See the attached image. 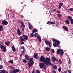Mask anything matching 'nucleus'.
Wrapping results in <instances>:
<instances>
[{
    "instance_id": "1",
    "label": "nucleus",
    "mask_w": 73,
    "mask_h": 73,
    "mask_svg": "<svg viewBox=\"0 0 73 73\" xmlns=\"http://www.w3.org/2000/svg\"><path fill=\"white\" fill-rule=\"evenodd\" d=\"M40 61L42 62H44V64L47 65V66H49V65L48 64H49L50 66L52 65V63L50 62V59L49 58L46 57V59L43 56H41L40 59Z\"/></svg>"
},
{
    "instance_id": "2",
    "label": "nucleus",
    "mask_w": 73,
    "mask_h": 73,
    "mask_svg": "<svg viewBox=\"0 0 73 73\" xmlns=\"http://www.w3.org/2000/svg\"><path fill=\"white\" fill-rule=\"evenodd\" d=\"M57 53L59 54H60V56H62L64 54V51L62 49H58L57 50Z\"/></svg>"
},
{
    "instance_id": "3",
    "label": "nucleus",
    "mask_w": 73,
    "mask_h": 73,
    "mask_svg": "<svg viewBox=\"0 0 73 73\" xmlns=\"http://www.w3.org/2000/svg\"><path fill=\"white\" fill-rule=\"evenodd\" d=\"M39 66L41 69H42V68H43L45 70L46 69V66L44 65V64L43 63H39Z\"/></svg>"
},
{
    "instance_id": "4",
    "label": "nucleus",
    "mask_w": 73,
    "mask_h": 73,
    "mask_svg": "<svg viewBox=\"0 0 73 73\" xmlns=\"http://www.w3.org/2000/svg\"><path fill=\"white\" fill-rule=\"evenodd\" d=\"M45 42L46 44L47 45H49V46L50 47H51V45H52V44H51V42H48L46 40H45Z\"/></svg>"
},
{
    "instance_id": "5",
    "label": "nucleus",
    "mask_w": 73,
    "mask_h": 73,
    "mask_svg": "<svg viewBox=\"0 0 73 73\" xmlns=\"http://www.w3.org/2000/svg\"><path fill=\"white\" fill-rule=\"evenodd\" d=\"M2 24L3 26L7 25L8 24V22L5 20H3L2 21Z\"/></svg>"
},
{
    "instance_id": "6",
    "label": "nucleus",
    "mask_w": 73,
    "mask_h": 73,
    "mask_svg": "<svg viewBox=\"0 0 73 73\" xmlns=\"http://www.w3.org/2000/svg\"><path fill=\"white\" fill-rule=\"evenodd\" d=\"M52 40L54 42H56V43H58V44H60V41L57 39H55L54 38H52Z\"/></svg>"
},
{
    "instance_id": "7",
    "label": "nucleus",
    "mask_w": 73,
    "mask_h": 73,
    "mask_svg": "<svg viewBox=\"0 0 73 73\" xmlns=\"http://www.w3.org/2000/svg\"><path fill=\"white\" fill-rule=\"evenodd\" d=\"M21 25H20V27L21 28L22 27L23 28H25V26L24 24V22L22 21L21 22Z\"/></svg>"
},
{
    "instance_id": "8",
    "label": "nucleus",
    "mask_w": 73,
    "mask_h": 73,
    "mask_svg": "<svg viewBox=\"0 0 73 73\" xmlns=\"http://www.w3.org/2000/svg\"><path fill=\"white\" fill-rule=\"evenodd\" d=\"M63 28L64 30H65V31H66V32H68L69 31V30L68 29V28L67 27L65 26H63L62 27Z\"/></svg>"
},
{
    "instance_id": "9",
    "label": "nucleus",
    "mask_w": 73,
    "mask_h": 73,
    "mask_svg": "<svg viewBox=\"0 0 73 73\" xmlns=\"http://www.w3.org/2000/svg\"><path fill=\"white\" fill-rule=\"evenodd\" d=\"M33 64L34 63L33 62H32V63L31 62L28 63V64L29 66V68H31V67L33 65Z\"/></svg>"
},
{
    "instance_id": "10",
    "label": "nucleus",
    "mask_w": 73,
    "mask_h": 73,
    "mask_svg": "<svg viewBox=\"0 0 73 73\" xmlns=\"http://www.w3.org/2000/svg\"><path fill=\"white\" fill-rule=\"evenodd\" d=\"M22 37L24 38V39H25V40H28V36L26 35H23Z\"/></svg>"
},
{
    "instance_id": "11",
    "label": "nucleus",
    "mask_w": 73,
    "mask_h": 73,
    "mask_svg": "<svg viewBox=\"0 0 73 73\" xmlns=\"http://www.w3.org/2000/svg\"><path fill=\"white\" fill-rule=\"evenodd\" d=\"M17 33L18 35L19 36H20V35H21V32H20V30L19 28L17 29Z\"/></svg>"
},
{
    "instance_id": "12",
    "label": "nucleus",
    "mask_w": 73,
    "mask_h": 73,
    "mask_svg": "<svg viewBox=\"0 0 73 73\" xmlns=\"http://www.w3.org/2000/svg\"><path fill=\"white\" fill-rule=\"evenodd\" d=\"M37 56H38V54H34V58H36V59H38V57Z\"/></svg>"
},
{
    "instance_id": "13",
    "label": "nucleus",
    "mask_w": 73,
    "mask_h": 73,
    "mask_svg": "<svg viewBox=\"0 0 73 73\" xmlns=\"http://www.w3.org/2000/svg\"><path fill=\"white\" fill-rule=\"evenodd\" d=\"M19 38L20 41H22V42H23V41H25V39H24V38L22 37V36H21L19 37Z\"/></svg>"
},
{
    "instance_id": "14",
    "label": "nucleus",
    "mask_w": 73,
    "mask_h": 73,
    "mask_svg": "<svg viewBox=\"0 0 73 73\" xmlns=\"http://www.w3.org/2000/svg\"><path fill=\"white\" fill-rule=\"evenodd\" d=\"M5 44L7 46H9V44H10V42L9 41H7L5 42Z\"/></svg>"
},
{
    "instance_id": "15",
    "label": "nucleus",
    "mask_w": 73,
    "mask_h": 73,
    "mask_svg": "<svg viewBox=\"0 0 73 73\" xmlns=\"http://www.w3.org/2000/svg\"><path fill=\"white\" fill-rule=\"evenodd\" d=\"M30 61V62L33 63V64H34V62H33V58H30L29 59V60Z\"/></svg>"
},
{
    "instance_id": "16",
    "label": "nucleus",
    "mask_w": 73,
    "mask_h": 73,
    "mask_svg": "<svg viewBox=\"0 0 73 73\" xmlns=\"http://www.w3.org/2000/svg\"><path fill=\"white\" fill-rule=\"evenodd\" d=\"M37 39L39 42H41V37L40 36H38L37 37Z\"/></svg>"
},
{
    "instance_id": "17",
    "label": "nucleus",
    "mask_w": 73,
    "mask_h": 73,
    "mask_svg": "<svg viewBox=\"0 0 73 73\" xmlns=\"http://www.w3.org/2000/svg\"><path fill=\"white\" fill-rule=\"evenodd\" d=\"M11 48H12V50H13V52H16V49L15 48L14 46H12Z\"/></svg>"
},
{
    "instance_id": "18",
    "label": "nucleus",
    "mask_w": 73,
    "mask_h": 73,
    "mask_svg": "<svg viewBox=\"0 0 73 73\" xmlns=\"http://www.w3.org/2000/svg\"><path fill=\"white\" fill-rule=\"evenodd\" d=\"M25 58H26L27 60H29V56H28L27 55H25Z\"/></svg>"
},
{
    "instance_id": "19",
    "label": "nucleus",
    "mask_w": 73,
    "mask_h": 73,
    "mask_svg": "<svg viewBox=\"0 0 73 73\" xmlns=\"http://www.w3.org/2000/svg\"><path fill=\"white\" fill-rule=\"evenodd\" d=\"M3 30V26L1 25L0 26V31Z\"/></svg>"
},
{
    "instance_id": "20",
    "label": "nucleus",
    "mask_w": 73,
    "mask_h": 73,
    "mask_svg": "<svg viewBox=\"0 0 73 73\" xmlns=\"http://www.w3.org/2000/svg\"><path fill=\"white\" fill-rule=\"evenodd\" d=\"M56 58H55V57H54V56H52V60L54 62L55 61H56Z\"/></svg>"
},
{
    "instance_id": "21",
    "label": "nucleus",
    "mask_w": 73,
    "mask_h": 73,
    "mask_svg": "<svg viewBox=\"0 0 73 73\" xmlns=\"http://www.w3.org/2000/svg\"><path fill=\"white\" fill-rule=\"evenodd\" d=\"M68 20H72V17L70 16H68L67 17Z\"/></svg>"
},
{
    "instance_id": "22",
    "label": "nucleus",
    "mask_w": 73,
    "mask_h": 73,
    "mask_svg": "<svg viewBox=\"0 0 73 73\" xmlns=\"http://www.w3.org/2000/svg\"><path fill=\"white\" fill-rule=\"evenodd\" d=\"M29 28L31 30L32 29L33 27V26H32L31 25H30L29 26Z\"/></svg>"
},
{
    "instance_id": "23",
    "label": "nucleus",
    "mask_w": 73,
    "mask_h": 73,
    "mask_svg": "<svg viewBox=\"0 0 73 73\" xmlns=\"http://www.w3.org/2000/svg\"><path fill=\"white\" fill-rule=\"evenodd\" d=\"M66 22V24H68V25H69V21H68V20H66L65 21Z\"/></svg>"
},
{
    "instance_id": "24",
    "label": "nucleus",
    "mask_w": 73,
    "mask_h": 73,
    "mask_svg": "<svg viewBox=\"0 0 73 73\" xmlns=\"http://www.w3.org/2000/svg\"><path fill=\"white\" fill-rule=\"evenodd\" d=\"M50 49V48L49 47H46V51H49Z\"/></svg>"
},
{
    "instance_id": "25",
    "label": "nucleus",
    "mask_w": 73,
    "mask_h": 73,
    "mask_svg": "<svg viewBox=\"0 0 73 73\" xmlns=\"http://www.w3.org/2000/svg\"><path fill=\"white\" fill-rule=\"evenodd\" d=\"M6 47H4V48H3V49L2 50V51L3 52H6Z\"/></svg>"
},
{
    "instance_id": "26",
    "label": "nucleus",
    "mask_w": 73,
    "mask_h": 73,
    "mask_svg": "<svg viewBox=\"0 0 73 73\" xmlns=\"http://www.w3.org/2000/svg\"><path fill=\"white\" fill-rule=\"evenodd\" d=\"M37 31V29L33 30V33L35 32V33H36V32Z\"/></svg>"
},
{
    "instance_id": "27",
    "label": "nucleus",
    "mask_w": 73,
    "mask_h": 73,
    "mask_svg": "<svg viewBox=\"0 0 73 73\" xmlns=\"http://www.w3.org/2000/svg\"><path fill=\"white\" fill-rule=\"evenodd\" d=\"M8 62L10 63H11V64H13V60H9Z\"/></svg>"
},
{
    "instance_id": "28",
    "label": "nucleus",
    "mask_w": 73,
    "mask_h": 73,
    "mask_svg": "<svg viewBox=\"0 0 73 73\" xmlns=\"http://www.w3.org/2000/svg\"><path fill=\"white\" fill-rule=\"evenodd\" d=\"M59 63L60 64H62V60H61V59H59Z\"/></svg>"
},
{
    "instance_id": "29",
    "label": "nucleus",
    "mask_w": 73,
    "mask_h": 73,
    "mask_svg": "<svg viewBox=\"0 0 73 73\" xmlns=\"http://www.w3.org/2000/svg\"><path fill=\"white\" fill-rule=\"evenodd\" d=\"M23 62H24L25 63H27V61L25 59H23Z\"/></svg>"
},
{
    "instance_id": "30",
    "label": "nucleus",
    "mask_w": 73,
    "mask_h": 73,
    "mask_svg": "<svg viewBox=\"0 0 73 73\" xmlns=\"http://www.w3.org/2000/svg\"><path fill=\"white\" fill-rule=\"evenodd\" d=\"M25 52H26V50L25 49H23L22 52V53L24 54L25 53Z\"/></svg>"
},
{
    "instance_id": "31",
    "label": "nucleus",
    "mask_w": 73,
    "mask_h": 73,
    "mask_svg": "<svg viewBox=\"0 0 73 73\" xmlns=\"http://www.w3.org/2000/svg\"><path fill=\"white\" fill-rule=\"evenodd\" d=\"M54 69H57V66H52Z\"/></svg>"
},
{
    "instance_id": "32",
    "label": "nucleus",
    "mask_w": 73,
    "mask_h": 73,
    "mask_svg": "<svg viewBox=\"0 0 73 73\" xmlns=\"http://www.w3.org/2000/svg\"><path fill=\"white\" fill-rule=\"evenodd\" d=\"M38 34L37 33H36L34 34V37H37L38 36Z\"/></svg>"
},
{
    "instance_id": "33",
    "label": "nucleus",
    "mask_w": 73,
    "mask_h": 73,
    "mask_svg": "<svg viewBox=\"0 0 73 73\" xmlns=\"http://www.w3.org/2000/svg\"><path fill=\"white\" fill-rule=\"evenodd\" d=\"M0 47H1V49H4V47H5V46L4 47V46L3 45H1V46Z\"/></svg>"
},
{
    "instance_id": "34",
    "label": "nucleus",
    "mask_w": 73,
    "mask_h": 73,
    "mask_svg": "<svg viewBox=\"0 0 73 73\" xmlns=\"http://www.w3.org/2000/svg\"><path fill=\"white\" fill-rule=\"evenodd\" d=\"M53 46H54V48H55V47H56V46H57V45L56 43H54L53 44Z\"/></svg>"
},
{
    "instance_id": "35",
    "label": "nucleus",
    "mask_w": 73,
    "mask_h": 73,
    "mask_svg": "<svg viewBox=\"0 0 73 73\" xmlns=\"http://www.w3.org/2000/svg\"><path fill=\"white\" fill-rule=\"evenodd\" d=\"M50 24L52 25V24H55V23L54 22H50Z\"/></svg>"
},
{
    "instance_id": "36",
    "label": "nucleus",
    "mask_w": 73,
    "mask_h": 73,
    "mask_svg": "<svg viewBox=\"0 0 73 73\" xmlns=\"http://www.w3.org/2000/svg\"><path fill=\"white\" fill-rule=\"evenodd\" d=\"M68 10H69V11H73V8L69 9H68Z\"/></svg>"
},
{
    "instance_id": "37",
    "label": "nucleus",
    "mask_w": 73,
    "mask_h": 73,
    "mask_svg": "<svg viewBox=\"0 0 73 73\" xmlns=\"http://www.w3.org/2000/svg\"><path fill=\"white\" fill-rule=\"evenodd\" d=\"M63 4H64L63 3H61L59 4V5L60 6H61H61H62V5H63Z\"/></svg>"
},
{
    "instance_id": "38",
    "label": "nucleus",
    "mask_w": 73,
    "mask_h": 73,
    "mask_svg": "<svg viewBox=\"0 0 73 73\" xmlns=\"http://www.w3.org/2000/svg\"><path fill=\"white\" fill-rule=\"evenodd\" d=\"M20 48L21 49H25V48L24 47V46H21Z\"/></svg>"
},
{
    "instance_id": "39",
    "label": "nucleus",
    "mask_w": 73,
    "mask_h": 73,
    "mask_svg": "<svg viewBox=\"0 0 73 73\" xmlns=\"http://www.w3.org/2000/svg\"><path fill=\"white\" fill-rule=\"evenodd\" d=\"M57 16L58 17H62L61 15L60 14H58Z\"/></svg>"
},
{
    "instance_id": "40",
    "label": "nucleus",
    "mask_w": 73,
    "mask_h": 73,
    "mask_svg": "<svg viewBox=\"0 0 73 73\" xmlns=\"http://www.w3.org/2000/svg\"><path fill=\"white\" fill-rule=\"evenodd\" d=\"M71 22V24L73 25V19H71L70 20Z\"/></svg>"
},
{
    "instance_id": "41",
    "label": "nucleus",
    "mask_w": 73,
    "mask_h": 73,
    "mask_svg": "<svg viewBox=\"0 0 73 73\" xmlns=\"http://www.w3.org/2000/svg\"><path fill=\"white\" fill-rule=\"evenodd\" d=\"M3 66L1 65H0V69H3Z\"/></svg>"
},
{
    "instance_id": "42",
    "label": "nucleus",
    "mask_w": 73,
    "mask_h": 73,
    "mask_svg": "<svg viewBox=\"0 0 73 73\" xmlns=\"http://www.w3.org/2000/svg\"><path fill=\"white\" fill-rule=\"evenodd\" d=\"M10 69L11 70H13L14 69V67H10Z\"/></svg>"
},
{
    "instance_id": "43",
    "label": "nucleus",
    "mask_w": 73,
    "mask_h": 73,
    "mask_svg": "<svg viewBox=\"0 0 73 73\" xmlns=\"http://www.w3.org/2000/svg\"><path fill=\"white\" fill-rule=\"evenodd\" d=\"M58 71L59 72H60L61 71V68H59L58 69Z\"/></svg>"
},
{
    "instance_id": "44",
    "label": "nucleus",
    "mask_w": 73,
    "mask_h": 73,
    "mask_svg": "<svg viewBox=\"0 0 73 73\" xmlns=\"http://www.w3.org/2000/svg\"><path fill=\"white\" fill-rule=\"evenodd\" d=\"M6 71H5V70H2V72L3 73H5V72H6Z\"/></svg>"
},
{
    "instance_id": "45",
    "label": "nucleus",
    "mask_w": 73,
    "mask_h": 73,
    "mask_svg": "<svg viewBox=\"0 0 73 73\" xmlns=\"http://www.w3.org/2000/svg\"><path fill=\"white\" fill-rule=\"evenodd\" d=\"M15 70H16V72L17 73H18V72H19V70L18 69H16Z\"/></svg>"
},
{
    "instance_id": "46",
    "label": "nucleus",
    "mask_w": 73,
    "mask_h": 73,
    "mask_svg": "<svg viewBox=\"0 0 73 73\" xmlns=\"http://www.w3.org/2000/svg\"><path fill=\"white\" fill-rule=\"evenodd\" d=\"M13 73H16V70H13Z\"/></svg>"
},
{
    "instance_id": "47",
    "label": "nucleus",
    "mask_w": 73,
    "mask_h": 73,
    "mask_svg": "<svg viewBox=\"0 0 73 73\" xmlns=\"http://www.w3.org/2000/svg\"><path fill=\"white\" fill-rule=\"evenodd\" d=\"M56 12L57 13H60V11L58 10H57Z\"/></svg>"
},
{
    "instance_id": "48",
    "label": "nucleus",
    "mask_w": 73,
    "mask_h": 73,
    "mask_svg": "<svg viewBox=\"0 0 73 73\" xmlns=\"http://www.w3.org/2000/svg\"><path fill=\"white\" fill-rule=\"evenodd\" d=\"M31 37H33V33L31 34Z\"/></svg>"
},
{
    "instance_id": "49",
    "label": "nucleus",
    "mask_w": 73,
    "mask_h": 73,
    "mask_svg": "<svg viewBox=\"0 0 73 73\" xmlns=\"http://www.w3.org/2000/svg\"><path fill=\"white\" fill-rule=\"evenodd\" d=\"M52 52L54 53V50H53V49H51Z\"/></svg>"
},
{
    "instance_id": "50",
    "label": "nucleus",
    "mask_w": 73,
    "mask_h": 73,
    "mask_svg": "<svg viewBox=\"0 0 73 73\" xmlns=\"http://www.w3.org/2000/svg\"><path fill=\"white\" fill-rule=\"evenodd\" d=\"M59 7L58 8V9H60V8H61V6H60V5H59Z\"/></svg>"
},
{
    "instance_id": "51",
    "label": "nucleus",
    "mask_w": 73,
    "mask_h": 73,
    "mask_svg": "<svg viewBox=\"0 0 73 73\" xmlns=\"http://www.w3.org/2000/svg\"><path fill=\"white\" fill-rule=\"evenodd\" d=\"M36 73H40V71L38 70H37L36 71Z\"/></svg>"
},
{
    "instance_id": "52",
    "label": "nucleus",
    "mask_w": 73,
    "mask_h": 73,
    "mask_svg": "<svg viewBox=\"0 0 73 73\" xmlns=\"http://www.w3.org/2000/svg\"><path fill=\"white\" fill-rule=\"evenodd\" d=\"M72 72V71L71 70H68V72L70 73Z\"/></svg>"
},
{
    "instance_id": "53",
    "label": "nucleus",
    "mask_w": 73,
    "mask_h": 73,
    "mask_svg": "<svg viewBox=\"0 0 73 73\" xmlns=\"http://www.w3.org/2000/svg\"><path fill=\"white\" fill-rule=\"evenodd\" d=\"M47 24H50V21H48L47 23Z\"/></svg>"
},
{
    "instance_id": "54",
    "label": "nucleus",
    "mask_w": 73,
    "mask_h": 73,
    "mask_svg": "<svg viewBox=\"0 0 73 73\" xmlns=\"http://www.w3.org/2000/svg\"><path fill=\"white\" fill-rule=\"evenodd\" d=\"M62 73H67V72H66L65 71H64V72H62Z\"/></svg>"
},
{
    "instance_id": "55",
    "label": "nucleus",
    "mask_w": 73,
    "mask_h": 73,
    "mask_svg": "<svg viewBox=\"0 0 73 73\" xmlns=\"http://www.w3.org/2000/svg\"><path fill=\"white\" fill-rule=\"evenodd\" d=\"M10 73H13V71L11 70L10 71Z\"/></svg>"
},
{
    "instance_id": "56",
    "label": "nucleus",
    "mask_w": 73,
    "mask_h": 73,
    "mask_svg": "<svg viewBox=\"0 0 73 73\" xmlns=\"http://www.w3.org/2000/svg\"><path fill=\"white\" fill-rule=\"evenodd\" d=\"M24 29L23 28H22V32H24Z\"/></svg>"
},
{
    "instance_id": "57",
    "label": "nucleus",
    "mask_w": 73,
    "mask_h": 73,
    "mask_svg": "<svg viewBox=\"0 0 73 73\" xmlns=\"http://www.w3.org/2000/svg\"><path fill=\"white\" fill-rule=\"evenodd\" d=\"M56 11V9H54L53 11V12L54 11L55 12Z\"/></svg>"
},
{
    "instance_id": "58",
    "label": "nucleus",
    "mask_w": 73,
    "mask_h": 73,
    "mask_svg": "<svg viewBox=\"0 0 73 73\" xmlns=\"http://www.w3.org/2000/svg\"><path fill=\"white\" fill-rule=\"evenodd\" d=\"M21 44H24V42H21Z\"/></svg>"
},
{
    "instance_id": "59",
    "label": "nucleus",
    "mask_w": 73,
    "mask_h": 73,
    "mask_svg": "<svg viewBox=\"0 0 73 73\" xmlns=\"http://www.w3.org/2000/svg\"><path fill=\"white\" fill-rule=\"evenodd\" d=\"M55 61H58V60L57 59H56Z\"/></svg>"
},
{
    "instance_id": "60",
    "label": "nucleus",
    "mask_w": 73,
    "mask_h": 73,
    "mask_svg": "<svg viewBox=\"0 0 73 73\" xmlns=\"http://www.w3.org/2000/svg\"><path fill=\"white\" fill-rule=\"evenodd\" d=\"M32 73H35V72H34V70H33Z\"/></svg>"
},
{
    "instance_id": "61",
    "label": "nucleus",
    "mask_w": 73,
    "mask_h": 73,
    "mask_svg": "<svg viewBox=\"0 0 73 73\" xmlns=\"http://www.w3.org/2000/svg\"><path fill=\"white\" fill-rule=\"evenodd\" d=\"M29 25H31V23L29 22L28 23Z\"/></svg>"
},
{
    "instance_id": "62",
    "label": "nucleus",
    "mask_w": 73,
    "mask_h": 73,
    "mask_svg": "<svg viewBox=\"0 0 73 73\" xmlns=\"http://www.w3.org/2000/svg\"><path fill=\"white\" fill-rule=\"evenodd\" d=\"M58 48H61V47L60 46H58Z\"/></svg>"
},
{
    "instance_id": "63",
    "label": "nucleus",
    "mask_w": 73,
    "mask_h": 73,
    "mask_svg": "<svg viewBox=\"0 0 73 73\" xmlns=\"http://www.w3.org/2000/svg\"><path fill=\"white\" fill-rule=\"evenodd\" d=\"M57 45H60V44H57Z\"/></svg>"
},
{
    "instance_id": "64",
    "label": "nucleus",
    "mask_w": 73,
    "mask_h": 73,
    "mask_svg": "<svg viewBox=\"0 0 73 73\" xmlns=\"http://www.w3.org/2000/svg\"><path fill=\"white\" fill-rule=\"evenodd\" d=\"M21 45H22V43H21Z\"/></svg>"
}]
</instances>
